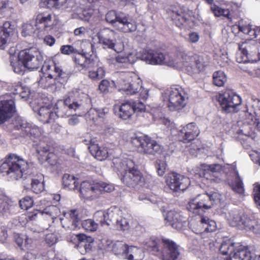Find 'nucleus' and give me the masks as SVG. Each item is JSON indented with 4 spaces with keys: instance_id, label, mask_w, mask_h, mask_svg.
<instances>
[{
    "instance_id": "nucleus-1",
    "label": "nucleus",
    "mask_w": 260,
    "mask_h": 260,
    "mask_svg": "<svg viewBox=\"0 0 260 260\" xmlns=\"http://www.w3.org/2000/svg\"><path fill=\"white\" fill-rule=\"evenodd\" d=\"M113 164L114 168L122 174L121 181L126 186L134 188L142 185L144 181L143 176L132 159L116 158L113 160Z\"/></svg>"
},
{
    "instance_id": "nucleus-2",
    "label": "nucleus",
    "mask_w": 260,
    "mask_h": 260,
    "mask_svg": "<svg viewBox=\"0 0 260 260\" xmlns=\"http://www.w3.org/2000/svg\"><path fill=\"white\" fill-rule=\"evenodd\" d=\"M28 168L26 161L15 154L8 155L0 166V172L10 175L16 180L22 178L27 173Z\"/></svg>"
},
{
    "instance_id": "nucleus-3",
    "label": "nucleus",
    "mask_w": 260,
    "mask_h": 260,
    "mask_svg": "<svg viewBox=\"0 0 260 260\" xmlns=\"http://www.w3.org/2000/svg\"><path fill=\"white\" fill-rule=\"evenodd\" d=\"M218 199L219 194L217 192L210 194H199L190 200L187 208L190 212L201 214L211 209Z\"/></svg>"
},
{
    "instance_id": "nucleus-4",
    "label": "nucleus",
    "mask_w": 260,
    "mask_h": 260,
    "mask_svg": "<svg viewBox=\"0 0 260 260\" xmlns=\"http://www.w3.org/2000/svg\"><path fill=\"white\" fill-rule=\"evenodd\" d=\"M116 32L109 28L103 29L96 35L99 43L104 48L112 49L119 53L123 50L124 45L122 39L116 37Z\"/></svg>"
},
{
    "instance_id": "nucleus-5",
    "label": "nucleus",
    "mask_w": 260,
    "mask_h": 260,
    "mask_svg": "<svg viewBox=\"0 0 260 260\" xmlns=\"http://www.w3.org/2000/svg\"><path fill=\"white\" fill-rule=\"evenodd\" d=\"M131 143L145 154L154 155L160 154L162 148L155 141L146 135L136 136L131 138Z\"/></svg>"
},
{
    "instance_id": "nucleus-6",
    "label": "nucleus",
    "mask_w": 260,
    "mask_h": 260,
    "mask_svg": "<svg viewBox=\"0 0 260 260\" xmlns=\"http://www.w3.org/2000/svg\"><path fill=\"white\" fill-rule=\"evenodd\" d=\"M118 84L120 90L129 94L138 92L142 88L141 81L133 72H122Z\"/></svg>"
},
{
    "instance_id": "nucleus-7",
    "label": "nucleus",
    "mask_w": 260,
    "mask_h": 260,
    "mask_svg": "<svg viewBox=\"0 0 260 260\" xmlns=\"http://www.w3.org/2000/svg\"><path fill=\"white\" fill-rule=\"evenodd\" d=\"M222 110L225 112H235L236 107L241 103V99L239 96L230 89H226L216 96Z\"/></svg>"
},
{
    "instance_id": "nucleus-8",
    "label": "nucleus",
    "mask_w": 260,
    "mask_h": 260,
    "mask_svg": "<svg viewBox=\"0 0 260 260\" xmlns=\"http://www.w3.org/2000/svg\"><path fill=\"white\" fill-rule=\"evenodd\" d=\"M166 182L170 188L175 192L185 190L190 184L188 177L174 172L168 174Z\"/></svg>"
},
{
    "instance_id": "nucleus-9",
    "label": "nucleus",
    "mask_w": 260,
    "mask_h": 260,
    "mask_svg": "<svg viewBox=\"0 0 260 260\" xmlns=\"http://www.w3.org/2000/svg\"><path fill=\"white\" fill-rule=\"evenodd\" d=\"M55 106V116L63 117L73 115L72 111L80 109L81 104L77 102H72L70 98H67L63 102H57Z\"/></svg>"
},
{
    "instance_id": "nucleus-10",
    "label": "nucleus",
    "mask_w": 260,
    "mask_h": 260,
    "mask_svg": "<svg viewBox=\"0 0 260 260\" xmlns=\"http://www.w3.org/2000/svg\"><path fill=\"white\" fill-rule=\"evenodd\" d=\"M114 27L120 31L128 32L136 30L137 25L136 21L128 14L119 12V16Z\"/></svg>"
},
{
    "instance_id": "nucleus-11",
    "label": "nucleus",
    "mask_w": 260,
    "mask_h": 260,
    "mask_svg": "<svg viewBox=\"0 0 260 260\" xmlns=\"http://www.w3.org/2000/svg\"><path fill=\"white\" fill-rule=\"evenodd\" d=\"M162 260H177L180 254V246L169 239H162Z\"/></svg>"
},
{
    "instance_id": "nucleus-12",
    "label": "nucleus",
    "mask_w": 260,
    "mask_h": 260,
    "mask_svg": "<svg viewBox=\"0 0 260 260\" xmlns=\"http://www.w3.org/2000/svg\"><path fill=\"white\" fill-rule=\"evenodd\" d=\"M186 105L185 97L181 93L179 88H172L170 92L168 107L171 111L182 109Z\"/></svg>"
},
{
    "instance_id": "nucleus-13",
    "label": "nucleus",
    "mask_w": 260,
    "mask_h": 260,
    "mask_svg": "<svg viewBox=\"0 0 260 260\" xmlns=\"http://www.w3.org/2000/svg\"><path fill=\"white\" fill-rule=\"evenodd\" d=\"M14 26L10 22H6L0 27V49L3 50L9 42L13 41V37H16Z\"/></svg>"
},
{
    "instance_id": "nucleus-14",
    "label": "nucleus",
    "mask_w": 260,
    "mask_h": 260,
    "mask_svg": "<svg viewBox=\"0 0 260 260\" xmlns=\"http://www.w3.org/2000/svg\"><path fill=\"white\" fill-rule=\"evenodd\" d=\"M15 103L13 100L0 101V124L11 118L15 112Z\"/></svg>"
},
{
    "instance_id": "nucleus-15",
    "label": "nucleus",
    "mask_w": 260,
    "mask_h": 260,
    "mask_svg": "<svg viewBox=\"0 0 260 260\" xmlns=\"http://www.w3.org/2000/svg\"><path fill=\"white\" fill-rule=\"evenodd\" d=\"M141 59L146 63L152 65H160L164 63L165 55L159 52H154L152 50H144L141 55Z\"/></svg>"
},
{
    "instance_id": "nucleus-16",
    "label": "nucleus",
    "mask_w": 260,
    "mask_h": 260,
    "mask_svg": "<svg viewBox=\"0 0 260 260\" xmlns=\"http://www.w3.org/2000/svg\"><path fill=\"white\" fill-rule=\"evenodd\" d=\"M180 133L183 134L180 141L184 143L190 142L195 139L200 134V130L194 122L187 124L180 130Z\"/></svg>"
},
{
    "instance_id": "nucleus-17",
    "label": "nucleus",
    "mask_w": 260,
    "mask_h": 260,
    "mask_svg": "<svg viewBox=\"0 0 260 260\" xmlns=\"http://www.w3.org/2000/svg\"><path fill=\"white\" fill-rule=\"evenodd\" d=\"M165 221L166 224L172 226L177 230H180L183 225V217L180 214L174 210L168 211L165 215Z\"/></svg>"
},
{
    "instance_id": "nucleus-18",
    "label": "nucleus",
    "mask_w": 260,
    "mask_h": 260,
    "mask_svg": "<svg viewBox=\"0 0 260 260\" xmlns=\"http://www.w3.org/2000/svg\"><path fill=\"white\" fill-rule=\"evenodd\" d=\"M96 185V182L90 183L88 181H83L80 184L79 191L82 197L85 199L97 198Z\"/></svg>"
},
{
    "instance_id": "nucleus-19",
    "label": "nucleus",
    "mask_w": 260,
    "mask_h": 260,
    "mask_svg": "<svg viewBox=\"0 0 260 260\" xmlns=\"http://www.w3.org/2000/svg\"><path fill=\"white\" fill-rule=\"evenodd\" d=\"M79 241L78 249L82 254H85L91 250L94 239L84 234H79L77 236Z\"/></svg>"
},
{
    "instance_id": "nucleus-20",
    "label": "nucleus",
    "mask_w": 260,
    "mask_h": 260,
    "mask_svg": "<svg viewBox=\"0 0 260 260\" xmlns=\"http://www.w3.org/2000/svg\"><path fill=\"white\" fill-rule=\"evenodd\" d=\"M15 126L18 129H21L24 135L28 137H38L40 133L39 129L26 122L24 120L18 118L16 120Z\"/></svg>"
},
{
    "instance_id": "nucleus-21",
    "label": "nucleus",
    "mask_w": 260,
    "mask_h": 260,
    "mask_svg": "<svg viewBox=\"0 0 260 260\" xmlns=\"http://www.w3.org/2000/svg\"><path fill=\"white\" fill-rule=\"evenodd\" d=\"M114 248L119 249V253L124 254L128 260H133L134 255L140 251V249L136 246H128L121 241L117 242L114 245Z\"/></svg>"
},
{
    "instance_id": "nucleus-22",
    "label": "nucleus",
    "mask_w": 260,
    "mask_h": 260,
    "mask_svg": "<svg viewBox=\"0 0 260 260\" xmlns=\"http://www.w3.org/2000/svg\"><path fill=\"white\" fill-rule=\"evenodd\" d=\"M241 225H243L246 230L251 231L255 234H260V223L254 219H250L245 214H243Z\"/></svg>"
},
{
    "instance_id": "nucleus-23",
    "label": "nucleus",
    "mask_w": 260,
    "mask_h": 260,
    "mask_svg": "<svg viewBox=\"0 0 260 260\" xmlns=\"http://www.w3.org/2000/svg\"><path fill=\"white\" fill-rule=\"evenodd\" d=\"M41 70L44 75H46L47 78L50 79H57L59 77L63 78L62 76L65 74L57 66H42Z\"/></svg>"
},
{
    "instance_id": "nucleus-24",
    "label": "nucleus",
    "mask_w": 260,
    "mask_h": 260,
    "mask_svg": "<svg viewBox=\"0 0 260 260\" xmlns=\"http://www.w3.org/2000/svg\"><path fill=\"white\" fill-rule=\"evenodd\" d=\"M88 149L91 155L100 161L105 160L108 156L107 148L99 147L96 144H94V142L88 146Z\"/></svg>"
},
{
    "instance_id": "nucleus-25",
    "label": "nucleus",
    "mask_w": 260,
    "mask_h": 260,
    "mask_svg": "<svg viewBox=\"0 0 260 260\" xmlns=\"http://www.w3.org/2000/svg\"><path fill=\"white\" fill-rule=\"evenodd\" d=\"M200 225L202 227L200 230V232L201 233L204 232H213L216 231L217 228L215 221L210 219L206 216H203L201 217Z\"/></svg>"
},
{
    "instance_id": "nucleus-26",
    "label": "nucleus",
    "mask_w": 260,
    "mask_h": 260,
    "mask_svg": "<svg viewBox=\"0 0 260 260\" xmlns=\"http://www.w3.org/2000/svg\"><path fill=\"white\" fill-rule=\"evenodd\" d=\"M17 58L19 64L27 65L35 58V56L31 49H25L20 51Z\"/></svg>"
},
{
    "instance_id": "nucleus-27",
    "label": "nucleus",
    "mask_w": 260,
    "mask_h": 260,
    "mask_svg": "<svg viewBox=\"0 0 260 260\" xmlns=\"http://www.w3.org/2000/svg\"><path fill=\"white\" fill-rule=\"evenodd\" d=\"M240 51L242 53H246L247 55L252 53H256L257 45L254 41L248 40L238 44Z\"/></svg>"
},
{
    "instance_id": "nucleus-28",
    "label": "nucleus",
    "mask_w": 260,
    "mask_h": 260,
    "mask_svg": "<svg viewBox=\"0 0 260 260\" xmlns=\"http://www.w3.org/2000/svg\"><path fill=\"white\" fill-rule=\"evenodd\" d=\"M73 175L64 174L62 178V185L64 188L70 190H75L77 188L79 183Z\"/></svg>"
},
{
    "instance_id": "nucleus-29",
    "label": "nucleus",
    "mask_w": 260,
    "mask_h": 260,
    "mask_svg": "<svg viewBox=\"0 0 260 260\" xmlns=\"http://www.w3.org/2000/svg\"><path fill=\"white\" fill-rule=\"evenodd\" d=\"M38 114L41 117H43L40 120L45 123H49L54 119L55 114L52 112L49 105L41 107L38 110Z\"/></svg>"
},
{
    "instance_id": "nucleus-30",
    "label": "nucleus",
    "mask_w": 260,
    "mask_h": 260,
    "mask_svg": "<svg viewBox=\"0 0 260 260\" xmlns=\"http://www.w3.org/2000/svg\"><path fill=\"white\" fill-rule=\"evenodd\" d=\"M14 207L12 202H8L5 197L0 194V216L11 213Z\"/></svg>"
},
{
    "instance_id": "nucleus-31",
    "label": "nucleus",
    "mask_w": 260,
    "mask_h": 260,
    "mask_svg": "<svg viewBox=\"0 0 260 260\" xmlns=\"http://www.w3.org/2000/svg\"><path fill=\"white\" fill-rule=\"evenodd\" d=\"M133 113L130 101L122 103L119 108V117L123 120L129 119Z\"/></svg>"
},
{
    "instance_id": "nucleus-32",
    "label": "nucleus",
    "mask_w": 260,
    "mask_h": 260,
    "mask_svg": "<svg viewBox=\"0 0 260 260\" xmlns=\"http://www.w3.org/2000/svg\"><path fill=\"white\" fill-rule=\"evenodd\" d=\"M237 244L233 243L230 240L224 241L220 247L219 251L222 254L229 255L231 257L235 251Z\"/></svg>"
},
{
    "instance_id": "nucleus-33",
    "label": "nucleus",
    "mask_w": 260,
    "mask_h": 260,
    "mask_svg": "<svg viewBox=\"0 0 260 260\" xmlns=\"http://www.w3.org/2000/svg\"><path fill=\"white\" fill-rule=\"evenodd\" d=\"M51 19L52 16L51 14H39L36 17V23L43 24V27L45 29H51L53 26Z\"/></svg>"
},
{
    "instance_id": "nucleus-34",
    "label": "nucleus",
    "mask_w": 260,
    "mask_h": 260,
    "mask_svg": "<svg viewBox=\"0 0 260 260\" xmlns=\"http://www.w3.org/2000/svg\"><path fill=\"white\" fill-rule=\"evenodd\" d=\"M48 7H54L56 8H62L67 11H70L72 6L71 0H46Z\"/></svg>"
},
{
    "instance_id": "nucleus-35",
    "label": "nucleus",
    "mask_w": 260,
    "mask_h": 260,
    "mask_svg": "<svg viewBox=\"0 0 260 260\" xmlns=\"http://www.w3.org/2000/svg\"><path fill=\"white\" fill-rule=\"evenodd\" d=\"M42 175H40L37 178H30L31 189L36 194L40 193L44 190L43 180H42Z\"/></svg>"
},
{
    "instance_id": "nucleus-36",
    "label": "nucleus",
    "mask_w": 260,
    "mask_h": 260,
    "mask_svg": "<svg viewBox=\"0 0 260 260\" xmlns=\"http://www.w3.org/2000/svg\"><path fill=\"white\" fill-rule=\"evenodd\" d=\"M97 198L103 192H111L114 190V186L103 182H97Z\"/></svg>"
},
{
    "instance_id": "nucleus-37",
    "label": "nucleus",
    "mask_w": 260,
    "mask_h": 260,
    "mask_svg": "<svg viewBox=\"0 0 260 260\" xmlns=\"http://www.w3.org/2000/svg\"><path fill=\"white\" fill-rule=\"evenodd\" d=\"M214 84L217 86H222L226 81V77L221 71L215 72L213 75Z\"/></svg>"
},
{
    "instance_id": "nucleus-38",
    "label": "nucleus",
    "mask_w": 260,
    "mask_h": 260,
    "mask_svg": "<svg viewBox=\"0 0 260 260\" xmlns=\"http://www.w3.org/2000/svg\"><path fill=\"white\" fill-rule=\"evenodd\" d=\"M211 10L214 13L216 17L224 16L231 19L230 11L227 9H223L215 5L211 6Z\"/></svg>"
},
{
    "instance_id": "nucleus-39",
    "label": "nucleus",
    "mask_w": 260,
    "mask_h": 260,
    "mask_svg": "<svg viewBox=\"0 0 260 260\" xmlns=\"http://www.w3.org/2000/svg\"><path fill=\"white\" fill-rule=\"evenodd\" d=\"M24 88L20 82L13 83L11 86V90L14 94H19L22 98H26L28 94L24 90Z\"/></svg>"
},
{
    "instance_id": "nucleus-40",
    "label": "nucleus",
    "mask_w": 260,
    "mask_h": 260,
    "mask_svg": "<svg viewBox=\"0 0 260 260\" xmlns=\"http://www.w3.org/2000/svg\"><path fill=\"white\" fill-rule=\"evenodd\" d=\"M118 217L116 212L110 209H108L106 211V225L114 226Z\"/></svg>"
},
{
    "instance_id": "nucleus-41",
    "label": "nucleus",
    "mask_w": 260,
    "mask_h": 260,
    "mask_svg": "<svg viewBox=\"0 0 260 260\" xmlns=\"http://www.w3.org/2000/svg\"><path fill=\"white\" fill-rule=\"evenodd\" d=\"M81 225L85 230L90 232L95 231L98 227V223L95 222L91 219H88L82 221Z\"/></svg>"
},
{
    "instance_id": "nucleus-42",
    "label": "nucleus",
    "mask_w": 260,
    "mask_h": 260,
    "mask_svg": "<svg viewBox=\"0 0 260 260\" xmlns=\"http://www.w3.org/2000/svg\"><path fill=\"white\" fill-rule=\"evenodd\" d=\"M119 16V12H116L115 11H110L106 15V20L107 22L111 24L114 27L117 21L118 17Z\"/></svg>"
},
{
    "instance_id": "nucleus-43",
    "label": "nucleus",
    "mask_w": 260,
    "mask_h": 260,
    "mask_svg": "<svg viewBox=\"0 0 260 260\" xmlns=\"http://www.w3.org/2000/svg\"><path fill=\"white\" fill-rule=\"evenodd\" d=\"M222 170V166L218 164L206 165L205 166V170L209 171L213 176H216L217 174L220 173Z\"/></svg>"
},
{
    "instance_id": "nucleus-44",
    "label": "nucleus",
    "mask_w": 260,
    "mask_h": 260,
    "mask_svg": "<svg viewBox=\"0 0 260 260\" xmlns=\"http://www.w3.org/2000/svg\"><path fill=\"white\" fill-rule=\"evenodd\" d=\"M105 74L103 68L99 67L95 71H90L88 72V77L92 79L100 80L102 79Z\"/></svg>"
},
{
    "instance_id": "nucleus-45",
    "label": "nucleus",
    "mask_w": 260,
    "mask_h": 260,
    "mask_svg": "<svg viewBox=\"0 0 260 260\" xmlns=\"http://www.w3.org/2000/svg\"><path fill=\"white\" fill-rule=\"evenodd\" d=\"M114 226L118 230L125 231L129 229V222L127 219L119 217Z\"/></svg>"
},
{
    "instance_id": "nucleus-46",
    "label": "nucleus",
    "mask_w": 260,
    "mask_h": 260,
    "mask_svg": "<svg viewBox=\"0 0 260 260\" xmlns=\"http://www.w3.org/2000/svg\"><path fill=\"white\" fill-rule=\"evenodd\" d=\"M39 68L40 67L39 66L33 68L29 66H12L14 72L20 75H23L27 71H32L38 70Z\"/></svg>"
},
{
    "instance_id": "nucleus-47",
    "label": "nucleus",
    "mask_w": 260,
    "mask_h": 260,
    "mask_svg": "<svg viewBox=\"0 0 260 260\" xmlns=\"http://www.w3.org/2000/svg\"><path fill=\"white\" fill-rule=\"evenodd\" d=\"M94 219L98 223H100L102 226L106 225V211L100 210L96 211L93 215Z\"/></svg>"
},
{
    "instance_id": "nucleus-48",
    "label": "nucleus",
    "mask_w": 260,
    "mask_h": 260,
    "mask_svg": "<svg viewBox=\"0 0 260 260\" xmlns=\"http://www.w3.org/2000/svg\"><path fill=\"white\" fill-rule=\"evenodd\" d=\"M238 28L239 31L243 32L244 34H247L250 37L255 38L257 35L256 34V30L252 29L251 26L248 25H239Z\"/></svg>"
},
{
    "instance_id": "nucleus-49",
    "label": "nucleus",
    "mask_w": 260,
    "mask_h": 260,
    "mask_svg": "<svg viewBox=\"0 0 260 260\" xmlns=\"http://www.w3.org/2000/svg\"><path fill=\"white\" fill-rule=\"evenodd\" d=\"M205 66H184V70L187 72L189 75H193L204 72Z\"/></svg>"
},
{
    "instance_id": "nucleus-50",
    "label": "nucleus",
    "mask_w": 260,
    "mask_h": 260,
    "mask_svg": "<svg viewBox=\"0 0 260 260\" xmlns=\"http://www.w3.org/2000/svg\"><path fill=\"white\" fill-rule=\"evenodd\" d=\"M19 203L21 209L27 210L32 206L33 204V200L31 197L26 196L20 200Z\"/></svg>"
},
{
    "instance_id": "nucleus-51",
    "label": "nucleus",
    "mask_w": 260,
    "mask_h": 260,
    "mask_svg": "<svg viewBox=\"0 0 260 260\" xmlns=\"http://www.w3.org/2000/svg\"><path fill=\"white\" fill-rule=\"evenodd\" d=\"M155 167L158 175L160 176H163L166 171V163L161 160H156L155 163Z\"/></svg>"
},
{
    "instance_id": "nucleus-52",
    "label": "nucleus",
    "mask_w": 260,
    "mask_h": 260,
    "mask_svg": "<svg viewBox=\"0 0 260 260\" xmlns=\"http://www.w3.org/2000/svg\"><path fill=\"white\" fill-rule=\"evenodd\" d=\"M131 105L133 108V112H142L145 110V106L140 101H131Z\"/></svg>"
},
{
    "instance_id": "nucleus-53",
    "label": "nucleus",
    "mask_w": 260,
    "mask_h": 260,
    "mask_svg": "<svg viewBox=\"0 0 260 260\" xmlns=\"http://www.w3.org/2000/svg\"><path fill=\"white\" fill-rule=\"evenodd\" d=\"M232 188L235 191L240 194L244 192L243 183L238 174L235 179V184L233 185Z\"/></svg>"
},
{
    "instance_id": "nucleus-54",
    "label": "nucleus",
    "mask_w": 260,
    "mask_h": 260,
    "mask_svg": "<svg viewBox=\"0 0 260 260\" xmlns=\"http://www.w3.org/2000/svg\"><path fill=\"white\" fill-rule=\"evenodd\" d=\"M60 51L62 54L68 55L77 52V50L76 48L73 46L69 45L61 46L60 48Z\"/></svg>"
},
{
    "instance_id": "nucleus-55",
    "label": "nucleus",
    "mask_w": 260,
    "mask_h": 260,
    "mask_svg": "<svg viewBox=\"0 0 260 260\" xmlns=\"http://www.w3.org/2000/svg\"><path fill=\"white\" fill-rule=\"evenodd\" d=\"M70 216L72 219V224L75 228L79 227L81 222L78 216L77 211L76 210H71L70 211Z\"/></svg>"
},
{
    "instance_id": "nucleus-56",
    "label": "nucleus",
    "mask_w": 260,
    "mask_h": 260,
    "mask_svg": "<svg viewBox=\"0 0 260 260\" xmlns=\"http://www.w3.org/2000/svg\"><path fill=\"white\" fill-rule=\"evenodd\" d=\"M110 82L107 80H102L99 85V90L101 93L106 94L109 92Z\"/></svg>"
},
{
    "instance_id": "nucleus-57",
    "label": "nucleus",
    "mask_w": 260,
    "mask_h": 260,
    "mask_svg": "<svg viewBox=\"0 0 260 260\" xmlns=\"http://www.w3.org/2000/svg\"><path fill=\"white\" fill-rule=\"evenodd\" d=\"M34 27L31 24L26 23L23 25L22 35L24 37L30 36L34 32Z\"/></svg>"
},
{
    "instance_id": "nucleus-58",
    "label": "nucleus",
    "mask_w": 260,
    "mask_h": 260,
    "mask_svg": "<svg viewBox=\"0 0 260 260\" xmlns=\"http://www.w3.org/2000/svg\"><path fill=\"white\" fill-rule=\"evenodd\" d=\"M240 53H238L237 55V61L239 63H245L249 61L248 55L246 53H242L240 51Z\"/></svg>"
},
{
    "instance_id": "nucleus-59",
    "label": "nucleus",
    "mask_w": 260,
    "mask_h": 260,
    "mask_svg": "<svg viewBox=\"0 0 260 260\" xmlns=\"http://www.w3.org/2000/svg\"><path fill=\"white\" fill-rule=\"evenodd\" d=\"M45 241L48 245L50 246L57 242V238L54 235L50 234L46 235Z\"/></svg>"
},
{
    "instance_id": "nucleus-60",
    "label": "nucleus",
    "mask_w": 260,
    "mask_h": 260,
    "mask_svg": "<svg viewBox=\"0 0 260 260\" xmlns=\"http://www.w3.org/2000/svg\"><path fill=\"white\" fill-rule=\"evenodd\" d=\"M254 199L256 204L260 206V185H257L254 188Z\"/></svg>"
},
{
    "instance_id": "nucleus-61",
    "label": "nucleus",
    "mask_w": 260,
    "mask_h": 260,
    "mask_svg": "<svg viewBox=\"0 0 260 260\" xmlns=\"http://www.w3.org/2000/svg\"><path fill=\"white\" fill-rule=\"evenodd\" d=\"M232 220L235 222L234 225H241V222L243 220V214L242 215L238 213L234 214L233 216Z\"/></svg>"
},
{
    "instance_id": "nucleus-62",
    "label": "nucleus",
    "mask_w": 260,
    "mask_h": 260,
    "mask_svg": "<svg viewBox=\"0 0 260 260\" xmlns=\"http://www.w3.org/2000/svg\"><path fill=\"white\" fill-rule=\"evenodd\" d=\"M97 114L98 116L100 118H104L105 114L109 112V109L107 108L95 109H94Z\"/></svg>"
},
{
    "instance_id": "nucleus-63",
    "label": "nucleus",
    "mask_w": 260,
    "mask_h": 260,
    "mask_svg": "<svg viewBox=\"0 0 260 260\" xmlns=\"http://www.w3.org/2000/svg\"><path fill=\"white\" fill-rule=\"evenodd\" d=\"M8 237L7 232L4 227H0V242L4 243Z\"/></svg>"
},
{
    "instance_id": "nucleus-64",
    "label": "nucleus",
    "mask_w": 260,
    "mask_h": 260,
    "mask_svg": "<svg viewBox=\"0 0 260 260\" xmlns=\"http://www.w3.org/2000/svg\"><path fill=\"white\" fill-rule=\"evenodd\" d=\"M24 235H21L20 234H16L15 235V240L16 244L20 247H21L23 245L24 243Z\"/></svg>"
}]
</instances>
